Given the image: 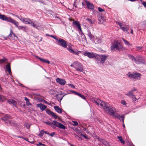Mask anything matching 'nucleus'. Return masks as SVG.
<instances>
[{
	"label": "nucleus",
	"instance_id": "nucleus-1",
	"mask_svg": "<svg viewBox=\"0 0 146 146\" xmlns=\"http://www.w3.org/2000/svg\"><path fill=\"white\" fill-rule=\"evenodd\" d=\"M94 102L98 106H101L104 111L110 115L114 114L116 111L115 109L111 106H109L108 104L100 100H94Z\"/></svg>",
	"mask_w": 146,
	"mask_h": 146
},
{
	"label": "nucleus",
	"instance_id": "nucleus-2",
	"mask_svg": "<svg viewBox=\"0 0 146 146\" xmlns=\"http://www.w3.org/2000/svg\"><path fill=\"white\" fill-rule=\"evenodd\" d=\"M15 16L24 23L27 24H31L33 27L38 29V23L37 21L33 22L29 18H24L21 16L19 17L17 15H15Z\"/></svg>",
	"mask_w": 146,
	"mask_h": 146
},
{
	"label": "nucleus",
	"instance_id": "nucleus-3",
	"mask_svg": "<svg viewBox=\"0 0 146 146\" xmlns=\"http://www.w3.org/2000/svg\"><path fill=\"white\" fill-rule=\"evenodd\" d=\"M129 58L132 60L134 61L137 64H145V61L141 56H138L135 58L131 55H129Z\"/></svg>",
	"mask_w": 146,
	"mask_h": 146
},
{
	"label": "nucleus",
	"instance_id": "nucleus-4",
	"mask_svg": "<svg viewBox=\"0 0 146 146\" xmlns=\"http://www.w3.org/2000/svg\"><path fill=\"white\" fill-rule=\"evenodd\" d=\"M123 48V46L117 41H114L111 46V49L112 51H120L121 49Z\"/></svg>",
	"mask_w": 146,
	"mask_h": 146
},
{
	"label": "nucleus",
	"instance_id": "nucleus-5",
	"mask_svg": "<svg viewBox=\"0 0 146 146\" xmlns=\"http://www.w3.org/2000/svg\"><path fill=\"white\" fill-rule=\"evenodd\" d=\"M70 66L75 68L77 71L82 72L84 70L82 64L78 62H74Z\"/></svg>",
	"mask_w": 146,
	"mask_h": 146
},
{
	"label": "nucleus",
	"instance_id": "nucleus-6",
	"mask_svg": "<svg viewBox=\"0 0 146 146\" xmlns=\"http://www.w3.org/2000/svg\"><path fill=\"white\" fill-rule=\"evenodd\" d=\"M73 24L76 25V27L78 28V31H80L81 33H82L81 36L82 37H83V40H86V38L84 35L82 33L80 24V23L78 21H73Z\"/></svg>",
	"mask_w": 146,
	"mask_h": 146
},
{
	"label": "nucleus",
	"instance_id": "nucleus-7",
	"mask_svg": "<svg viewBox=\"0 0 146 146\" xmlns=\"http://www.w3.org/2000/svg\"><path fill=\"white\" fill-rule=\"evenodd\" d=\"M127 76L129 78L135 79H139L140 78L141 74L137 72H135L133 73H131L129 72L127 74Z\"/></svg>",
	"mask_w": 146,
	"mask_h": 146
},
{
	"label": "nucleus",
	"instance_id": "nucleus-8",
	"mask_svg": "<svg viewBox=\"0 0 146 146\" xmlns=\"http://www.w3.org/2000/svg\"><path fill=\"white\" fill-rule=\"evenodd\" d=\"M53 123H51L50 126L52 127H54L56 126L60 129H64L65 128V127L61 123L58 122L56 121H53Z\"/></svg>",
	"mask_w": 146,
	"mask_h": 146
},
{
	"label": "nucleus",
	"instance_id": "nucleus-9",
	"mask_svg": "<svg viewBox=\"0 0 146 146\" xmlns=\"http://www.w3.org/2000/svg\"><path fill=\"white\" fill-rule=\"evenodd\" d=\"M56 41L57 44L62 47L66 48L67 47V42L63 39H56Z\"/></svg>",
	"mask_w": 146,
	"mask_h": 146
},
{
	"label": "nucleus",
	"instance_id": "nucleus-10",
	"mask_svg": "<svg viewBox=\"0 0 146 146\" xmlns=\"http://www.w3.org/2000/svg\"><path fill=\"white\" fill-rule=\"evenodd\" d=\"M108 55H96V58L97 59H100V62L102 63H104L105 60L108 57Z\"/></svg>",
	"mask_w": 146,
	"mask_h": 146
},
{
	"label": "nucleus",
	"instance_id": "nucleus-11",
	"mask_svg": "<svg viewBox=\"0 0 146 146\" xmlns=\"http://www.w3.org/2000/svg\"><path fill=\"white\" fill-rule=\"evenodd\" d=\"M71 46L72 45L71 44H70L68 45V47L67 48V49L70 53L74 54H76L78 55L79 52H81L79 51H74L72 49Z\"/></svg>",
	"mask_w": 146,
	"mask_h": 146
},
{
	"label": "nucleus",
	"instance_id": "nucleus-12",
	"mask_svg": "<svg viewBox=\"0 0 146 146\" xmlns=\"http://www.w3.org/2000/svg\"><path fill=\"white\" fill-rule=\"evenodd\" d=\"M56 81L57 83L62 86L65 85L66 82L65 79L59 78H57Z\"/></svg>",
	"mask_w": 146,
	"mask_h": 146
},
{
	"label": "nucleus",
	"instance_id": "nucleus-13",
	"mask_svg": "<svg viewBox=\"0 0 146 146\" xmlns=\"http://www.w3.org/2000/svg\"><path fill=\"white\" fill-rule=\"evenodd\" d=\"M83 54L86 56H87L90 58H92L94 57L96 58L97 54H95L94 53L92 52H86Z\"/></svg>",
	"mask_w": 146,
	"mask_h": 146
},
{
	"label": "nucleus",
	"instance_id": "nucleus-14",
	"mask_svg": "<svg viewBox=\"0 0 146 146\" xmlns=\"http://www.w3.org/2000/svg\"><path fill=\"white\" fill-rule=\"evenodd\" d=\"M86 3L87 4V6L88 8L89 9L92 10H93L94 9V6L93 5L88 1H85Z\"/></svg>",
	"mask_w": 146,
	"mask_h": 146
},
{
	"label": "nucleus",
	"instance_id": "nucleus-15",
	"mask_svg": "<svg viewBox=\"0 0 146 146\" xmlns=\"http://www.w3.org/2000/svg\"><path fill=\"white\" fill-rule=\"evenodd\" d=\"M11 18L10 17H7L4 15L0 14V19L9 22Z\"/></svg>",
	"mask_w": 146,
	"mask_h": 146
},
{
	"label": "nucleus",
	"instance_id": "nucleus-16",
	"mask_svg": "<svg viewBox=\"0 0 146 146\" xmlns=\"http://www.w3.org/2000/svg\"><path fill=\"white\" fill-rule=\"evenodd\" d=\"M11 18L10 17H7L4 15L0 14V19L9 22Z\"/></svg>",
	"mask_w": 146,
	"mask_h": 146
},
{
	"label": "nucleus",
	"instance_id": "nucleus-17",
	"mask_svg": "<svg viewBox=\"0 0 146 146\" xmlns=\"http://www.w3.org/2000/svg\"><path fill=\"white\" fill-rule=\"evenodd\" d=\"M37 108H39L42 111L44 110L46 108V106L44 105L41 103L39 104L36 105Z\"/></svg>",
	"mask_w": 146,
	"mask_h": 146
},
{
	"label": "nucleus",
	"instance_id": "nucleus-18",
	"mask_svg": "<svg viewBox=\"0 0 146 146\" xmlns=\"http://www.w3.org/2000/svg\"><path fill=\"white\" fill-rule=\"evenodd\" d=\"M9 22L14 24L17 28L19 26V23L11 18Z\"/></svg>",
	"mask_w": 146,
	"mask_h": 146
},
{
	"label": "nucleus",
	"instance_id": "nucleus-19",
	"mask_svg": "<svg viewBox=\"0 0 146 146\" xmlns=\"http://www.w3.org/2000/svg\"><path fill=\"white\" fill-rule=\"evenodd\" d=\"M54 108L55 110L59 113H61L62 112V109L60 108L58 106H54Z\"/></svg>",
	"mask_w": 146,
	"mask_h": 146
},
{
	"label": "nucleus",
	"instance_id": "nucleus-20",
	"mask_svg": "<svg viewBox=\"0 0 146 146\" xmlns=\"http://www.w3.org/2000/svg\"><path fill=\"white\" fill-rule=\"evenodd\" d=\"M36 58H38L40 60L41 62H45L47 63L48 64H49L50 63V62L48 60H45L43 59H42L38 56H36Z\"/></svg>",
	"mask_w": 146,
	"mask_h": 146
},
{
	"label": "nucleus",
	"instance_id": "nucleus-21",
	"mask_svg": "<svg viewBox=\"0 0 146 146\" xmlns=\"http://www.w3.org/2000/svg\"><path fill=\"white\" fill-rule=\"evenodd\" d=\"M88 33L87 34L88 36L89 37V38L90 39V40H93V39L94 38V36L93 35H92L91 34V33L89 30H88Z\"/></svg>",
	"mask_w": 146,
	"mask_h": 146
},
{
	"label": "nucleus",
	"instance_id": "nucleus-22",
	"mask_svg": "<svg viewBox=\"0 0 146 146\" xmlns=\"http://www.w3.org/2000/svg\"><path fill=\"white\" fill-rule=\"evenodd\" d=\"M7 102L9 104H13L14 106H15L17 104L16 102L14 100H9L7 101Z\"/></svg>",
	"mask_w": 146,
	"mask_h": 146
},
{
	"label": "nucleus",
	"instance_id": "nucleus-23",
	"mask_svg": "<svg viewBox=\"0 0 146 146\" xmlns=\"http://www.w3.org/2000/svg\"><path fill=\"white\" fill-rule=\"evenodd\" d=\"M94 42L96 44L100 43L101 42V40L100 38L96 37L95 38Z\"/></svg>",
	"mask_w": 146,
	"mask_h": 146
},
{
	"label": "nucleus",
	"instance_id": "nucleus-24",
	"mask_svg": "<svg viewBox=\"0 0 146 146\" xmlns=\"http://www.w3.org/2000/svg\"><path fill=\"white\" fill-rule=\"evenodd\" d=\"M9 36L12 38H13L14 37H17V36H15V34L13 32V30L11 29L10 30V33L9 35Z\"/></svg>",
	"mask_w": 146,
	"mask_h": 146
},
{
	"label": "nucleus",
	"instance_id": "nucleus-25",
	"mask_svg": "<svg viewBox=\"0 0 146 146\" xmlns=\"http://www.w3.org/2000/svg\"><path fill=\"white\" fill-rule=\"evenodd\" d=\"M83 3L80 2L78 3V4L76 6H75V7H76L78 8H82L83 7Z\"/></svg>",
	"mask_w": 146,
	"mask_h": 146
},
{
	"label": "nucleus",
	"instance_id": "nucleus-26",
	"mask_svg": "<svg viewBox=\"0 0 146 146\" xmlns=\"http://www.w3.org/2000/svg\"><path fill=\"white\" fill-rule=\"evenodd\" d=\"M11 118V117L9 115H6L2 118V119L4 121L7 120L8 119Z\"/></svg>",
	"mask_w": 146,
	"mask_h": 146
},
{
	"label": "nucleus",
	"instance_id": "nucleus-27",
	"mask_svg": "<svg viewBox=\"0 0 146 146\" xmlns=\"http://www.w3.org/2000/svg\"><path fill=\"white\" fill-rule=\"evenodd\" d=\"M6 70H7L9 73L10 74L11 73V69L10 68V66L9 64H7L6 65Z\"/></svg>",
	"mask_w": 146,
	"mask_h": 146
},
{
	"label": "nucleus",
	"instance_id": "nucleus-28",
	"mask_svg": "<svg viewBox=\"0 0 146 146\" xmlns=\"http://www.w3.org/2000/svg\"><path fill=\"white\" fill-rule=\"evenodd\" d=\"M25 100L26 102V105L27 106H31L32 104L29 102V100L26 97L25 98Z\"/></svg>",
	"mask_w": 146,
	"mask_h": 146
},
{
	"label": "nucleus",
	"instance_id": "nucleus-29",
	"mask_svg": "<svg viewBox=\"0 0 146 146\" xmlns=\"http://www.w3.org/2000/svg\"><path fill=\"white\" fill-rule=\"evenodd\" d=\"M122 39L125 45L129 46H131V44L128 41L123 38H122Z\"/></svg>",
	"mask_w": 146,
	"mask_h": 146
},
{
	"label": "nucleus",
	"instance_id": "nucleus-30",
	"mask_svg": "<svg viewBox=\"0 0 146 146\" xmlns=\"http://www.w3.org/2000/svg\"><path fill=\"white\" fill-rule=\"evenodd\" d=\"M111 115L113 116L115 118H118V119L119 117H119L120 116L119 114L115 113V112L114 113V114H112Z\"/></svg>",
	"mask_w": 146,
	"mask_h": 146
},
{
	"label": "nucleus",
	"instance_id": "nucleus-31",
	"mask_svg": "<svg viewBox=\"0 0 146 146\" xmlns=\"http://www.w3.org/2000/svg\"><path fill=\"white\" fill-rule=\"evenodd\" d=\"M9 124H10V125H11V126H14L15 127H17V123H15V122H13L12 121H9Z\"/></svg>",
	"mask_w": 146,
	"mask_h": 146
},
{
	"label": "nucleus",
	"instance_id": "nucleus-32",
	"mask_svg": "<svg viewBox=\"0 0 146 146\" xmlns=\"http://www.w3.org/2000/svg\"><path fill=\"white\" fill-rule=\"evenodd\" d=\"M133 93L131 91L125 94V95L130 97V98L132 96H133Z\"/></svg>",
	"mask_w": 146,
	"mask_h": 146
},
{
	"label": "nucleus",
	"instance_id": "nucleus-33",
	"mask_svg": "<svg viewBox=\"0 0 146 146\" xmlns=\"http://www.w3.org/2000/svg\"><path fill=\"white\" fill-rule=\"evenodd\" d=\"M121 29L123 31H125V32H127L128 30V29L127 27H121Z\"/></svg>",
	"mask_w": 146,
	"mask_h": 146
},
{
	"label": "nucleus",
	"instance_id": "nucleus-34",
	"mask_svg": "<svg viewBox=\"0 0 146 146\" xmlns=\"http://www.w3.org/2000/svg\"><path fill=\"white\" fill-rule=\"evenodd\" d=\"M117 137L121 143H123V144H125V141L123 140L122 137H121L118 136Z\"/></svg>",
	"mask_w": 146,
	"mask_h": 146
},
{
	"label": "nucleus",
	"instance_id": "nucleus-35",
	"mask_svg": "<svg viewBox=\"0 0 146 146\" xmlns=\"http://www.w3.org/2000/svg\"><path fill=\"white\" fill-rule=\"evenodd\" d=\"M24 126L27 128L29 129L30 128L31 124H28L27 123H25L24 124Z\"/></svg>",
	"mask_w": 146,
	"mask_h": 146
},
{
	"label": "nucleus",
	"instance_id": "nucleus-36",
	"mask_svg": "<svg viewBox=\"0 0 146 146\" xmlns=\"http://www.w3.org/2000/svg\"><path fill=\"white\" fill-rule=\"evenodd\" d=\"M119 119L121 121L123 122L124 123V117L123 115L120 116Z\"/></svg>",
	"mask_w": 146,
	"mask_h": 146
},
{
	"label": "nucleus",
	"instance_id": "nucleus-37",
	"mask_svg": "<svg viewBox=\"0 0 146 146\" xmlns=\"http://www.w3.org/2000/svg\"><path fill=\"white\" fill-rule=\"evenodd\" d=\"M17 28L19 30H20L21 29H22L23 30H24V29H26L25 27H24L22 26H19Z\"/></svg>",
	"mask_w": 146,
	"mask_h": 146
},
{
	"label": "nucleus",
	"instance_id": "nucleus-38",
	"mask_svg": "<svg viewBox=\"0 0 146 146\" xmlns=\"http://www.w3.org/2000/svg\"><path fill=\"white\" fill-rule=\"evenodd\" d=\"M44 133V131L43 130H42L40 131L38 135L39 136H40V137H42L43 136Z\"/></svg>",
	"mask_w": 146,
	"mask_h": 146
},
{
	"label": "nucleus",
	"instance_id": "nucleus-39",
	"mask_svg": "<svg viewBox=\"0 0 146 146\" xmlns=\"http://www.w3.org/2000/svg\"><path fill=\"white\" fill-rule=\"evenodd\" d=\"M5 98V97L4 96L0 95V102H3Z\"/></svg>",
	"mask_w": 146,
	"mask_h": 146
},
{
	"label": "nucleus",
	"instance_id": "nucleus-40",
	"mask_svg": "<svg viewBox=\"0 0 146 146\" xmlns=\"http://www.w3.org/2000/svg\"><path fill=\"white\" fill-rule=\"evenodd\" d=\"M46 111L47 114L50 115L52 114V113H53V112L50 111V110L48 109L46 110Z\"/></svg>",
	"mask_w": 146,
	"mask_h": 146
},
{
	"label": "nucleus",
	"instance_id": "nucleus-41",
	"mask_svg": "<svg viewBox=\"0 0 146 146\" xmlns=\"http://www.w3.org/2000/svg\"><path fill=\"white\" fill-rule=\"evenodd\" d=\"M51 115L55 119H57V116L56 114L54 113L53 112Z\"/></svg>",
	"mask_w": 146,
	"mask_h": 146
},
{
	"label": "nucleus",
	"instance_id": "nucleus-42",
	"mask_svg": "<svg viewBox=\"0 0 146 146\" xmlns=\"http://www.w3.org/2000/svg\"><path fill=\"white\" fill-rule=\"evenodd\" d=\"M7 60V59L6 58H4L3 59L0 60V63H2Z\"/></svg>",
	"mask_w": 146,
	"mask_h": 146
},
{
	"label": "nucleus",
	"instance_id": "nucleus-43",
	"mask_svg": "<svg viewBox=\"0 0 146 146\" xmlns=\"http://www.w3.org/2000/svg\"><path fill=\"white\" fill-rule=\"evenodd\" d=\"M77 95L78 96H79L80 97H81L83 99H85V98L84 96L80 93H78V94Z\"/></svg>",
	"mask_w": 146,
	"mask_h": 146
},
{
	"label": "nucleus",
	"instance_id": "nucleus-44",
	"mask_svg": "<svg viewBox=\"0 0 146 146\" xmlns=\"http://www.w3.org/2000/svg\"><path fill=\"white\" fill-rule=\"evenodd\" d=\"M46 36H50V37H52L53 38H54V39H55L56 40V39L57 40V38H56L55 36H53L52 35H49L48 34H46Z\"/></svg>",
	"mask_w": 146,
	"mask_h": 146
},
{
	"label": "nucleus",
	"instance_id": "nucleus-45",
	"mask_svg": "<svg viewBox=\"0 0 146 146\" xmlns=\"http://www.w3.org/2000/svg\"><path fill=\"white\" fill-rule=\"evenodd\" d=\"M86 21H88V22L89 23L91 24H92L93 23V22L89 18L86 19Z\"/></svg>",
	"mask_w": 146,
	"mask_h": 146
},
{
	"label": "nucleus",
	"instance_id": "nucleus-46",
	"mask_svg": "<svg viewBox=\"0 0 146 146\" xmlns=\"http://www.w3.org/2000/svg\"><path fill=\"white\" fill-rule=\"evenodd\" d=\"M133 96H132L130 98L132 99V100L133 101H135L136 100V99L135 98V97L134 94L133 95Z\"/></svg>",
	"mask_w": 146,
	"mask_h": 146
},
{
	"label": "nucleus",
	"instance_id": "nucleus-47",
	"mask_svg": "<svg viewBox=\"0 0 146 146\" xmlns=\"http://www.w3.org/2000/svg\"><path fill=\"white\" fill-rule=\"evenodd\" d=\"M70 92H72V93L75 94L76 95H77L78 94V93L77 92L74 91V90H71L70 91Z\"/></svg>",
	"mask_w": 146,
	"mask_h": 146
},
{
	"label": "nucleus",
	"instance_id": "nucleus-48",
	"mask_svg": "<svg viewBox=\"0 0 146 146\" xmlns=\"http://www.w3.org/2000/svg\"><path fill=\"white\" fill-rule=\"evenodd\" d=\"M121 104H123V105H125V106L126 105V102H125V101L123 100H121Z\"/></svg>",
	"mask_w": 146,
	"mask_h": 146
},
{
	"label": "nucleus",
	"instance_id": "nucleus-49",
	"mask_svg": "<svg viewBox=\"0 0 146 146\" xmlns=\"http://www.w3.org/2000/svg\"><path fill=\"white\" fill-rule=\"evenodd\" d=\"M98 11L100 12H103L104 11V9H102V8L100 7H98Z\"/></svg>",
	"mask_w": 146,
	"mask_h": 146
},
{
	"label": "nucleus",
	"instance_id": "nucleus-50",
	"mask_svg": "<svg viewBox=\"0 0 146 146\" xmlns=\"http://www.w3.org/2000/svg\"><path fill=\"white\" fill-rule=\"evenodd\" d=\"M68 86H70L71 88H75V86L73 85V84H68Z\"/></svg>",
	"mask_w": 146,
	"mask_h": 146
},
{
	"label": "nucleus",
	"instance_id": "nucleus-51",
	"mask_svg": "<svg viewBox=\"0 0 146 146\" xmlns=\"http://www.w3.org/2000/svg\"><path fill=\"white\" fill-rule=\"evenodd\" d=\"M142 4H143V5L145 7H146V2H145L144 1H142Z\"/></svg>",
	"mask_w": 146,
	"mask_h": 146
},
{
	"label": "nucleus",
	"instance_id": "nucleus-52",
	"mask_svg": "<svg viewBox=\"0 0 146 146\" xmlns=\"http://www.w3.org/2000/svg\"><path fill=\"white\" fill-rule=\"evenodd\" d=\"M101 142L104 145H106L107 143V142L105 141L104 140H101Z\"/></svg>",
	"mask_w": 146,
	"mask_h": 146
},
{
	"label": "nucleus",
	"instance_id": "nucleus-53",
	"mask_svg": "<svg viewBox=\"0 0 146 146\" xmlns=\"http://www.w3.org/2000/svg\"><path fill=\"white\" fill-rule=\"evenodd\" d=\"M72 122L74 123V125L76 126V125H78V123L76 121H73Z\"/></svg>",
	"mask_w": 146,
	"mask_h": 146
},
{
	"label": "nucleus",
	"instance_id": "nucleus-54",
	"mask_svg": "<svg viewBox=\"0 0 146 146\" xmlns=\"http://www.w3.org/2000/svg\"><path fill=\"white\" fill-rule=\"evenodd\" d=\"M41 145L44 146L45 145L42 144L41 143H38L37 144V146H40Z\"/></svg>",
	"mask_w": 146,
	"mask_h": 146
},
{
	"label": "nucleus",
	"instance_id": "nucleus-55",
	"mask_svg": "<svg viewBox=\"0 0 146 146\" xmlns=\"http://www.w3.org/2000/svg\"><path fill=\"white\" fill-rule=\"evenodd\" d=\"M44 123H45L46 124L50 125V124L51 123L49 122V121H47V122H45Z\"/></svg>",
	"mask_w": 146,
	"mask_h": 146
},
{
	"label": "nucleus",
	"instance_id": "nucleus-56",
	"mask_svg": "<svg viewBox=\"0 0 146 146\" xmlns=\"http://www.w3.org/2000/svg\"><path fill=\"white\" fill-rule=\"evenodd\" d=\"M81 135L82 136L84 137L86 139H88V138L86 137L85 135L84 134H81Z\"/></svg>",
	"mask_w": 146,
	"mask_h": 146
},
{
	"label": "nucleus",
	"instance_id": "nucleus-57",
	"mask_svg": "<svg viewBox=\"0 0 146 146\" xmlns=\"http://www.w3.org/2000/svg\"><path fill=\"white\" fill-rule=\"evenodd\" d=\"M55 134L54 132H53L52 133L50 134L49 135H50L52 137Z\"/></svg>",
	"mask_w": 146,
	"mask_h": 146
},
{
	"label": "nucleus",
	"instance_id": "nucleus-58",
	"mask_svg": "<svg viewBox=\"0 0 146 146\" xmlns=\"http://www.w3.org/2000/svg\"><path fill=\"white\" fill-rule=\"evenodd\" d=\"M118 24L120 26V28H121V27H122V24L121 23H118Z\"/></svg>",
	"mask_w": 146,
	"mask_h": 146
},
{
	"label": "nucleus",
	"instance_id": "nucleus-59",
	"mask_svg": "<svg viewBox=\"0 0 146 146\" xmlns=\"http://www.w3.org/2000/svg\"><path fill=\"white\" fill-rule=\"evenodd\" d=\"M44 133L45 134H46L49 135H50V133H49L47 131H44Z\"/></svg>",
	"mask_w": 146,
	"mask_h": 146
},
{
	"label": "nucleus",
	"instance_id": "nucleus-60",
	"mask_svg": "<svg viewBox=\"0 0 146 146\" xmlns=\"http://www.w3.org/2000/svg\"><path fill=\"white\" fill-rule=\"evenodd\" d=\"M136 90V89L135 88L133 89L131 91H130L132 93H133V92L134 91H135Z\"/></svg>",
	"mask_w": 146,
	"mask_h": 146
},
{
	"label": "nucleus",
	"instance_id": "nucleus-61",
	"mask_svg": "<svg viewBox=\"0 0 146 146\" xmlns=\"http://www.w3.org/2000/svg\"><path fill=\"white\" fill-rule=\"evenodd\" d=\"M45 103H46V104H48V105H50V104L49 103H48V102H47V101H45Z\"/></svg>",
	"mask_w": 146,
	"mask_h": 146
},
{
	"label": "nucleus",
	"instance_id": "nucleus-62",
	"mask_svg": "<svg viewBox=\"0 0 146 146\" xmlns=\"http://www.w3.org/2000/svg\"><path fill=\"white\" fill-rule=\"evenodd\" d=\"M130 33L131 34H133V30L132 29H131V31Z\"/></svg>",
	"mask_w": 146,
	"mask_h": 146
},
{
	"label": "nucleus",
	"instance_id": "nucleus-63",
	"mask_svg": "<svg viewBox=\"0 0 146 146\" xmlns=\"http://www.w3.org/2000/svg\"><path fill=\"white\" fill-rule=\"evenodd\" d=\"M18 137L22 138V139H24V137L22 136H18Z\"/></svg>",
	"mask_w": 146,
	"mask_h": 146
},
{
	"label": "nucleus",
	"instance_id": "nucleus-64",
	"mask_svg": "<svg viewBox=\"0 0 146 146\" xmlns=\"http://www.w3.org/2000/svg\"><path fill=\"white\" fill-rule=\"evenodd\" d=\"M24 139L26 141H29L28 140V139H27V138H24V139Z\"/></svg>",
	"mask_w": 146,
	"mask_h": 146
}]
</instances>
